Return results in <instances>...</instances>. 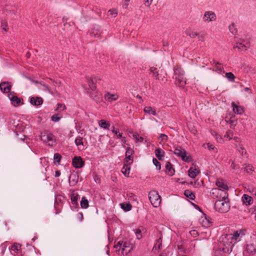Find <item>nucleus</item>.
Here are the masks:
<instances>
[{"label":"nucleus","mask_w":256,"mask_h":256,"mask_svg":"<svg viewBox=\"0 0 256 256\" xmlns=\"http://www.w3.org/2000/svg\"><path fill=\"white\" fill-rule=\"evenodd\" d=\"M199 173L200 171L196 168H191L188 170V176L193 178H195Z\"/></svg>","instance_id":"nucleus-25"},{"label":"nucleus","mask_w":256,"mask_h":256,"mask_svg":"<svg viewBox=\"0 0 256 256\" xmlns=\"http://www.w3.org/2000/svg\"><path fill=\"white\" fill-rule=\"evenodd\" d=\"M74 142L77 146H84L82 138L80 136H78L76 138Z\"/></svg>","instance_id":"nucleus-40"},{"label":"nucleus","mask_w":256,"mask_h":256,"mask_svg":"<svg viewBox=\"0 0 256 256\" xmlns=\"http://www.w3.org/2000/svg\"><path fill=\"white\" fill-rule=\"evenodd\" d=\"M54 160L56 161L58 163H59L61 159V156L58 153L54 154Z\"/></svg>","instance_id":"nucleus-53"},{"label":"nucleus","mask_w":256,"mask_h":256,"mask_svg":"<svg viewBox=\"0 0 256 256\" xmlns=\"http://www.w3.org/2000/svg\"><path fill=\"white\" fill-rule=\"evenodd\" d=\"M166 173L170 176H172L174 173V170L172 168V166L169 162H167L166 164Z\"/></svg>","instance_id":"nucleus-24"},{"label":"nucleus","mask_w":256,"mask_h":256,"mask_svg":"<svg viewBox=\"0 0 256 256\" xmlns=\"http://www.w3.org/2000/svg\"><path fill=\"white\" fill-rule=\"evenodd\" d=\"M8 96L10 101L12 104L14 106H18L22 100V99L18 98L15 94L14 92H10V94H8Z\"/></svg>","instance_id":"nucleus-12"},{"label":"nucleus","mask_w":256,"mask_h":256,"mask_svg":"<svg viewBox=\"0 0 256 256\" xmlns=\"http://www.w3.org/2000/svg\"><path fill=\"white\" fill-rule=\"evenodd\" d=\"M214 208L216 211L221 213L228 212L230 208L228 196L226 199L222 198L217 200L214 204Z\"/></svg>","instance_id":"nucleus-2"},{"label":"nucleus","mask_w":256,"mask_h":256,"mask_svg":"<svg viewBox=\"0 0 256 256\" xmlns=\"http://www.w3.org/2000/svg\"><path fill=\"white\" fill-rule=\"evenodd\" d=\"M150 74L156 80L162 82H164L166 80L165 74L164 73L162 69H158L155 67H151L150 69Z\"/></svg>","instance_id":"nucleus-6"},{"label":"nucleus","mask_w":256,"mask_h":256,"mask_svg":"<svg viewBox=\"0 0 256 256\" xmlns=\"http://www.w3.org/2000/svg\"><path fill=\"white\" fill-rule=\"evenodd\" d=\"M252 195L255 196H256V188L252 191Z\"/></svg>","instance_id":"nucleus-64"},{"label":"nucleus","mask_w":256,"mask_h":256,"mask_svg":"<svg viewBox=\"0 0 256 256\" xmlns=\"http://www.w3.org/2000/svg\"><path fill=\"white\" fill-rule=\"evenodd\" d=\"M210 196L214 199L221 200L226 199L228 196V194L224 190L218 189L217 188H212L210 192Z\"/></svg>","instance_id":"nucleus-7"},{"label":"nucleus","mask_w":256,"mask_h":256,"mask_svg":"<svg viewBox=\"0 0 256 256\" xmlns=\"http://www.w3.org/2000/svg\"><path fill=\"white\" fill-rule=\"evenodd\" d=\"M186 35L190 36V38H194L198 36V34L192 30L190 28H187L185 32Z\"/></svg>","instance_id":"nucleus-33"},{"label":"nucleus","mask_w":256,"mask_h":256,"mask_svg":"<svg viewBox=\"0 0 256 256\" xmlns=\"http://www.w3.org/2000/svg\"><path fill=\"white\" fill-rule=\"evenodd\" d=\"M6 26V22L5 21H2L1 22V27L2 30H4L6 32L7 31Z\"/></svg>","instance_id":"nucleus-59"},{"label":"nucleus","mask_w":256,"mask_h":256,"mask_svg":"<svg viewBox=\"0 0 256 256\" xmlns=\"http://www.w3.org/2000/svg\"><path fill=\"white\" fill-rule=\"evenodd\" d=\"M208 145V148L210 150H214L215 147L214 145L210 144V143H208L207 144Z\"/></svg>","instance_id":"nucleus-62"},{"label":"nucleus","mask_w":256,"mask_h":256,"mask_svg":"<svg viewBox=\"0 0 256 256\" xmlns=\"http://www.w3.org/2000/svg\"><path fill=\"white\" fill-rule=\"evenodd\" d=\"M160 138L162 142H166L168 140V137L165 134H162L160 136Z\"/></svg>","instance_id":"nucleus-56"},{"label":"nucleus","mask_w":256,"mask_h":256,"mask_svg":"<svg viewBox=\"0 0 256 256\" xmlns=\"http://www.w3.org/2000/svg\"><path fill=\"white\" fill-rule=\"evenodd\" d=\"M245 230H238L236 231L232 234H228L226 235L225 237L226 239L227 240H230V244L234 243L230 247V250H228V252L229 251L230 252H232V246H234V244H236L241 240L242 237L245 235Z\"/></svg>","instance_id":"nucleus-1"},{"label":"nucleus","mask_w":256,"mask_h":256,"mask_svg":"<svg viewBox=\"0 0 256 256\" xmlns=\"http://www.w3.org/2000/svg\"><path fill=\"white\" fill-rule=\"evenodd\" d=\"M245 252L249 254H254L256 252V246L253 244H248L246 245Z\"/></svg>","instance_id":"nucleus-22"},{"label":"nucleus","mask_w":256,"mask_h":256,"mask_svg":"<svg viewBox=\"0 0 256 256\" xmlns=\"http://www.w3.org/2000/svg\"><path fill=\"white\" fill-rule=\"evenodd\" d=\"M233 138L236 142L235 144H241L242 140L240 138H238V136H234V137Z\"/></svg>","instance_id":"nucleus-58"},{"label":"nucleus","mask_w":256,"mask_h":256,"mask_svg":"<svg viewBox=\"0 0 256 256\" xmlns=\"http://www.w3.org/2000/svg\"><path fill=\"white\" fill-rule=\"evenodd\" d=\"M30 104L34 106H40L43 103V100L41 97H31L30 100Z\"/></svg>","instance_id":"nucleus-17"},{"label":"nucleus","mask_w":256,"mask_h":256,"mask_svg":"<svg viewBox=\"0 0 256 256\" xmlns=\"http://www.w3.org/2000/svg\"><path fill=\"white\" fill-rule=\"evenodd\" d=\"M130 0H125L124 4V7L125 8H128V2H129Z\"/></svg>","instance_id":"nucleus-63"},{"label":"nucleus","mask_w":256,"mask_h":256,"mask_svg":"<svg viewBox=\"0 0 256 256\" xmlns=\"http://www.w3.org/2000/svg\"><path fill=\"white\" fill-rule=\"evenodd\" d=\"M114 248L119 254L126 256L132 250V245L126 242H118L114 245Z\"/></svg>","instance_id":"nucleus-3"},{"label":"nucleus","mask_w":256,"mask_h":256,"mask_svg":"<svg viewBox=\"0 0 256 256\" xmlns=\"http://www.w3.org/2000/svg\"><path fill=\"white\" fill-rule=\"evenodd\" d=\"M184 195L189 198L194 200L195 198V195L190 190H186L184 191Z\"/></svg>","instance_id":"nucleus-37"},{"label":"nucleus","mask_w":256,"mask_h":256,"mask_svg":"<svg viewBox=\"0 0 256 256\" xmlns=\"http://www.w3.org/2000/svg\"><path fill=\"white\" fill-rule=\"evenodd\" d=\"M154 153L159 160H162L164 156V152L160 148L156 149Z\"/></svg>","instance_id":"nucleus-26"},{"label":"nucleus","mask_w":256,"mask_h":256,"mask_svg":"<svg viewBox=\"0 0 256 256\" xmlns=\"http://www.w3.org/2000/svg\"><path fill=\"white\" fill-rule=\"evenodd\" d=\"M54 86L56 87H59L60 86L61 82L60 80H54Z\"/></svg>","instance_id":"nucleus-60"},{"label":"nucleus","mask_w":256,"mask_h":256,"mask_svg":"<svg viewBox=\"0 0 256 256\" xmlns=\"http://www.w3.org/2000/svg\"><path fill=\"white\" fill-rule=\"evenodd\" d=\"M133 137L135 138L136 142H142L144 140L143 138L137 134H134Z\"/></svg>","instance_id":"nucleus-46"},{"label":"nucleus","mask_w":256,"mask_h":256,"mask_svg":"<svg viewBox=\"0 0 256 256\" xmlns=\"http://www.w3.org/2000/svg\"><path fill=\"white\" fill-rule=\"evenodd\" d=\"M60 118L61 117L60 116V114H56L51 117V120L54 122H58Z\"/></svg>","instance_id":"nucleus-45"},{"label":"nucleus","mask_w":256,"mask_h":256,"mask_svg":"<svg viewBox=\"0 0 256 256\" xmlns=\"http://www.w3.org/2000/svg\"><path fill=\"white\" fill-rule=\"evenodd\" d=\"M20 245L18 244H14L11 247V251L14 252V253H17L20 249Z\"/></svg>","instance_id":"nucleus-35"},{"label":"nucleus","mask_w":256,"mask_h":256,"mask_svg":"<svg viewBox=\"0 0 256 256\" xmlns=\"http://www.w3.org/2000/svg\"><path fill=\"white\" fill-rule=\"evenodd\" d=\"M149 200L152 204L154 208H158L160 204L161 198L160 196L156 191H151L149 193Z\"/></svg>","instance_id":"nucleus-9"},{"label":"nucleus","mask_w":256,"mask_h":256,"mask_svg":"<svg viewBox=\"0 0 256 256\" xmlns=\"http://www.w3.org/2000/svg\"><path fill=\"white\" fill-rule=\"evenodd\" d=\"M248 46L242 42H236L233 46V48L238 49L240 51H246L247 50Z\"/></svg>","instance_id":"nucleus-23"},{"label":"nucleus","mask_w":256,"mask_h":256,"mask_svg":"<svg viewBox=\"0 0 256 256\" xmlns=\"http://www.w3.org/2000/svg\"><path fill=\"white\" fill-rule=\"evenodd\" d=\"M41 140L49 146H52L54 142V136L49 132L44 131L41 133Z\"/></svg>","instance_id":"nucleus-11"},{"label":"nucleus","mask_w":256,"mask_h":256,"mask_svg":"<svg viewBox=\"0 0 256 256\" xmlns=\"http://www.w3.org/2000/svg\"><path fill=\"white\" fill-rule=\"evenodd\" d=\"M174 153L176 156L180 157L184 162H190L192 161L190 156L187 154L186 151L180 146L176 147Z\"/></svg>","instance_id":"nucleus-5"},{"label":"nucleus","mask_w":256,"mask_h":256,"mask_svg":"<svg viewBox=\"0 0 256 256\" xmlns=\"http://www.w3.org/2000/svg\"><path fill=\"white\" fill-rule=\"evenodd\" d=\"M80 198L78 194L72 193L70 196V200L72 203L73 204L76 205L78 204V200Z\"/></svg>","instance_id":"nucleus-32"},{"label":"nucleus","mask_w":256,"mask_h":256,"mask_svg":"<svg viewBox=\"0 0 256 256\" xmlns=\"http://www.w3.org/2000/svg\"><path fill=\"white\" fill-rule=\"evenodd\" d=\"M234 132L231 130H228L226 132L224 138L228 140H230L233 138Z\"/></svg>","instance_id":"nucleus-38"},{"label":"nucleus","mask_w":256,"mask_h":256,"mask_svg":"<svg viewBox=\"0 0 256 256\" xmlns=\"http://www.w3.org/2000/svg\"><path fill=\"white\" fill-rule=\"evenodd\" d=\"M121 208L126 212L130 211L132 208V206L130 204L123 203L120 204Z\"/></svg>","instance_id":"nucleus-36"},{"label":"nucleus","mask_w":256,"mask_h":256,"mask_svg":"<svg viewBox=\"0 0 256 256\" xmlns=\"http://www.w3.org/2000/svg\"><path fill=\"white\" fill-rule=\"evenodd\" d=\"M110 14L113 18H116L118 15V11L116 9H110L108 12Z\"/></svg>","instance_id":"nucleus-47"},{"label":"nucleus","mask_w":256,"mask_h":256,"mask_svg":"<svg viewBox=\"0 0 256 256\" xmlns=\"http://www.w3.org/2000/svg\"><path fill=\"white\" fill-rule=\"evenodd\" d=\"M174 75L176 80V84L178 86L183 88L186 84L184 78V72L178 68H174Z\"/></svg>","instance_id":"nucleus-4"},{"label":"nucleus","mask_w":256,"mask_h":256,"mask_svg":"<svg viewBox=\"0 0 256 256\" xmlns=\"http://www.w3.org/2000/svg\"><path fill=\"white\" fill-rule=\"evenodd\" d=\"M244 168V171H246L248 173H251L254 170H253V167L251 165H250V164L246 165Z\"/></svg>","instance_id":"nucleus-42"},{"label":"nucleus","mask_w":256,"mask_h":256,"mask_svg":"<svg viewBox=\"0 0 256 256\" xmlns=\"http://www.w3.org/2000/svg\"><path fill=\"white\" fill-rule=\"evenodd\" d=\"M242 201L244 204L248 206L252 204L253 198L252 196L246 194H244L242 197Z\"/></svg>","instance_id":"nucleus-18"},{"label":"nucleus","mask_w":256,"mask_h":256,"mask_svg":"<svg viewBox=\"0 0 256 256\" xmlns=\"http://www.w3.org/2000/svg\"><path fill=\"white\" fill-rule=\"evenodd\" d=\"M202 21L205 24H210L216 22L217 16L216 13L212 10L206 11L202 17Z\"/></svg>","instance_id":"nucleus-8"},{"label":"nucleus","mask_w":256,"mask_h":256,"mask_svg":"<svg viewBox=\"0 0 256 256\" xmlns=\"http://www.w3.org/2000/svg\"><path fill=\"white\" fill-rule=\"evenodd\" d=\"M104 100L110 102L117 100L119 98V96L116 93L106 92L104 95Z\"/></svg>","instance_id":"nucleus-13"},{"label":"nucleus","mask_w":256,"mask_h":256,"mask_svg":"<svg viewBox=\"0 0 256 256\" xmlns=\"http://www.w3.org/2000/svg\"><path fill=\"white\" fill-rule=\"evenodd\" d=\"M154 164L156 166L158 170H160L161 168V165L160 162L157 160V159L154 158L152 160Z\"/></svg>","instance_id":"nucleus-44"},{"label":"nucleus","mask_w":256,"mask_h":256,"mask_svg":"<svg viewBox=\"0 0 256 256\" xmlns=\"http://www.w3.org/2000/svg\"><path fill=\"white\" fill-rule=\"evenodd\" d=\"M72 166L76 168H82L84 165V162L80 156H74L72 160Z\"/></svg>","instance_id":"nucleus-14"},{"label":"nucleus","mask_w":256,"mask_h":256,"mask_svg":"<svg viewBox=\"0 0 256 256\" xmlns=\"http://www.w3.org/2000/svg\"><path fill=\"white\" fill-rule=\"evenodd\" d=\"M80 205L82 208H88L89 206L88 200L85 197H82L80 202Z\"/></svg>","instance_id":"nucleus-30"},{"label":"nucleus","mask_w":256,"mask_h":256,"mask_svg":"<svg viewBox=\"0 0 256 256\" xmlns=\"http://www.w3.org/2000/svg\"><path fill=\"white\" fill-rule=\"evenodd\" d=\"M190 234L194 238H196L198 236V232L196 230H194L190 232Z\"/></svg>","instance_id":"nucleus-55"},{"label":"nucleus","mask_w":256,"mask_h":256,"mask_svg":"<svg viewBox=\"0 0 256 256\" xmlns=\"http://www.w3.org/2000/svg\"><path fill=\"white\" fill-rule=\"evenodd\" d=\"M226 77L230 82H233L234 81L235 76L232 72H226Z\"/></svg>","instance_id":"nucleus-39"},{"label":"nucleus","mask_w":256,"mask_h":256,"mask_svg":"<svg viewBox=\"0 0 256 256\" xmlns=\"http://www.w3.org/2000/svg\"><path fill=\"white\" fill-rule=\"evenodd\" d=\"M231 105L232 108V112L234 114L241 115L244 113V110L243 108L239 104L233 102L232 103Z\"/></svg>","instance_id":"nucleus-16"},{"label":"nucleus","mask_w":256,"mask_h":256,"mask_svg":"<svg viewBox=\"0 0 256 256\" xmlns=\"http://www.w3.org/2000/svg\"><path fill=\"white\" fill-rule=\"evenodd\" d=\"M130 165L125 164L122 168V174L127 177L129 176L130 172Z\"/></svg>","instance_id":"nucleus-29"},{"label":"nucleus","mask_w":256,"mask_h":256,"mask_svg":"<svg viewBox=\"0 0 256 256\" xmlns=\"http://www.w3.org/2000/svg\"><path fill=\"white\" fill-rule=\"evenodd\" d=\"M231 168L233 170H236L239 168V166L238 164H236L234 162H232L231 165Z\"/></svg>","instance_id":"nucleus-61"},{"label":"nucleus","mask_w":256,"mask_h":256,"mask_svg":"<svg viewBox=\"0 0 256 256\" xmlns=\"http://www.w3.org/2000/svg\"><path fill=\"white\" fill-rule=\"evenodd\" d=\"M236 148L238 151V152L242 155H246V151L245 148L244 147L242 144H234Z\"/></svg>","instance_id":"nucleus-28"},{"label":"nucleus","mask_w":256,"mask_h":256,"mask_svg":"<svg viewBox=\"0 0 256 256\" xmlns=\"http://www.w3.org/2000/svg\"><path fill=\"white\" fill-rule=\"evenodd\" d=\"M215 134V138L217 142L219 143H222L224 142V140L222 138V136L218 134L216 132H214Z\"/></svg>","instance_id":"nucleus-48"},{"label":"nucleus","mask_w":256,"mask_h":256,"mask_svg":"<svg viewBox=\"0 0 256 256\" xmlns=\"http://www.w3.org/2000/svg\"><path fill=\"white\" fill-rule=\"evenodd\" d=\"M212 70L216 72L218 74H222L224 72L223 68L220 66H216Z\"/></svg>","instance_id":"nucleus-41"},{"label":"nucleus","mask_w":256,"mask_h":256,"mask_svg":"<svg viewBox=\"0 0 256 256\" xmlns=\"http://www.w3.org/2000/svg\"><path fill=\"white\" fill-rule=\"evenodd\" d=\"M98 123L99 126L104 129H108L110 126V124L109 122H106L104 120H99Z\"/></svg>","instance_id":"nucleus-27"},{"label":"nucleus","mask_w":256,"mask_h":256,"mask_svg":"<svg viewBox=\"0 0 256 256\" xmlns=\"http://www.w3.org/2000/svg\"><path fill=\"white\" fill-rule=\"evenodd\" d=\"M144 113L149 115H152L153 116H156L157 115L156 108L150 106H145L144 108Z\"/></svg>","instance_id":"nucleus-20"},{"label":"nucleus","mask_w":256,"mask_h":256,"mask_svg":"<svg viewBox=\"0 0 256 256\" xmlns=\"http://www.w3.org/2000/svg\"><path fill=\"white\" fill-rule=\"evenodd\" d=\"M40 85L42 88H40V86H38V88L40 90H42L44 92H48V93L52 94H54V92L48 86L42 83H40Z\"/></svg>","instance_id":"nucleus-31"},{"label":"nucleus","mask_w":256,"mask_h":256,"mask_svg":"<svg viewBox=\"0 0 256 256\" xmlns=\"http://www.w3.org/2000/svg\"><path fill=\"white\" fill-rule=\"evenodd\" d=\"M11 86L8 82H3L0 84V89L5 93L9 92Z\"/></svg>","instance_id":"nucleus-21"},{"label":"nucleus","mask_w":256,"mask_h":256,"mask_svg":"<svg viewBox=\"0 0 256 256\" xmlns=\"http://www.w3.org/2000/svg\"><path fill=\"white\" fill-rule=\"evenodd\" d=\"M88 86L94 92H88L90 98L94 99L95 100H98L99 99L98 92H96V86L94 83L93 82V80L91 78H88Z\"/></svg>","instance_id":"nucleus-10"},{"label":"nucleus","mask_w":256,"mask_h":256,"mask_svg":"<svg viewBox=\"0 0 256 256\" xmlns=\"http://www.w3.org/2000/svg\"><path fill=\"white\" fill-rule=\"evenodd\" d=\"M154 0H145L144 1V4L147 7H150V6L153 2Z\"/></svg>","instance_id":"nucleus-57"},{"label":"nucleus","mask_w":256,"mask_h":256,"mask_svg":"<svg viewBox=\"0 0 256 256\" xmlns=\"http://www.w3.org/2000/svg\"><path fill=\"white\" fill-rule=\"evenodd\" d=\"M216 184L218 187V189L224 190L225 191L228 190V186L224 183V182L222 179H217L216 182Z\"/></svg>","instance_id":"nucleus-19"},{"label":"nucleus","mask_w":256,"mask_h":256,"mask_svg":"<svg viewBox=\"0 0 256 256\" xmlns=\"http://www.w3.org/2000/svg\"><path fill=\"white\" fill-rule=\"evenodd\" d=\"M134 154V150L130 147H128L127 148L126 151V156H132Z\"/></svg>","instance_id":"nucleus-51"},{"label":"nucleus","mask_w":256,"mask_h":256,"mask_svg":"<svg viewBox=\"0 0 256 256\" xmlns=\"http://www.w3.org/2000/svg\"><path fill=\"white\" fill-rule=\"evenodd\" d=\"M133 162V159L132 156H126L125 159H124V162L126 164H128V165H130L132 164Z\"/></svg>","instance_id":"nucleus-43"},{"label":"nucleus","mask_w":256,"mask_h":256,"mask_svg":"<svg viewBox=\"0 0 256 256\" xmlns=\"http://www.w3.org/2000/svg\"><path fill=\"white\" fill-rule=\"evenodd\" d=\"M162 240L161 238L158 239L156 240V243L154 246V248H158L160 249L162 246Z\"/></svg>","instance_id":"nucleus-52"},{"label":"nucleus","mask_w":256,"mask_h":256,"mask_svg":"<svg viewBox=\"0 0 256 256\" xmlns=\"http://www.w3.org/2000/svg\"><path fill=\"white\" fill-rule=\"evenodd\" d=\"M135 234L138 240H140L142 238V232L139 229H136L134 230Z\"/></svg>","instance_id":"nucleus-49"},{"label":"nucleus","mask_w":256,"mask_h":256,"mask_svg":"<svg viewBox=\"0 0 256 256\" xmlns=\"http://www.w3.org/2000/svg\"><path fill=\"white\" fill-rule=\"evenodd\" d=\"M230 32L234 35L237 34L238 30L236 25L234 23H232L228 26Z\"/></svg>","instance_id":"nucleus-34"},{"label":"nucleus","mask_w":256,"mask_h":256,"mask_svg":"<svg viewBox=\"0 0 256 256\" xmlns=\"http://www.w3.org/2000/svg\"><path fill=\"white\" fill-rule=\"evenodd\" d=\"M112 132L114 134H116L118 138H121L122 136V133L120 132L118 128L115 129L114 128L112 130Z\"/></svg>","instance_id":"nucleus-50"},{"label":"nucleus","mask_w":256,"mask_h":256,"mask_svg":"<svg viewBox=\"0 0 256 256\" xmlns=\"http://www.w3.org/2000/svg\"><path fill=\"white\" fill-rule=\"evenodd\" d=\"M200 222L203 227L206 228H210L212 226L211 219L210 218L206 216H202L200 220Z\"/></svg>","instance_id":"nucleus-15"},{"label":"nucleus","mask_w":256,"mask_h":256,"mask_svg":"<svg viewBox=\"0 0 256 256\" xmlns=\"http://www.w3.org/2000/svg\"><path fill=\"white\" fill-rule=\"evenodd\" d=\"M66 109V107L65 105L60 104V103H58L57 104V108L56 110H64Z\"/></svg>","instance_id":"nucleus-54"}]
</instances>
